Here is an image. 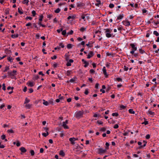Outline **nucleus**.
<instances>
[{
    "instance_id": "1",
    "label": "nucleus",
    "mask_w": 159,
    "mask_h": 159,
    "mask_svg": "<svg viewBox=\"0 0 159 159\" xmlns=\"http://www.w3.org/2000/svg\"><path fill=\"white\" fill-rule=\"evenodd\" d=\"M104 30H105V33H106V36L107 37L109 38L112 37L113 34H111V32L112 30L109 29H104Z\"/></svg>"
},
{
    "instance_id": "2",
    "label": "nucleus",
    "mask_w": 159,
    "mask_h": 159,
    "mask_svg": "<svg viewBox=\"0 0 159 159\" xmlns=\"http://www.w3.org/2000/svg\"><path fill=\"white\" fill-rule=\"evenodd\" d=\"M17 71L16 70H13L12 71H9L8 73V76L12 79H13L15 75H16Z\"/></svg>"
},
{
    "instance_id": "3",
    "label": "nucleus",
    "mask_w": 159,
    "mask_h": 159,
    "mask_svg": "<svg viewBox=\"0 0 159 159\" xmlns=\"http://www.w3.org/2000/svg\"><path fill=\"white\" fill-rule=\"evenodd\" d=\"M130 45L131 46L132 48L130 53L132 54H133L134 53V52L137 50V48L134 43H130Z\"/></svg>"
},
{
    "instance_id": "4",
    "label": "nucleus",
    "mask_w": 159,
    "mask_h": 159,
    "mask_svg": "<svg viewBox=\"0 0 159 159\" xmlns=\"http://www.w3.org/2000/svg\"><path fill=\"white\" fill-rule=\"evenodd\" d=\"M83 114V112L81 111H79L76 112L75 116L77 118H80L82 116Z\"/></svg>"
},
{
    "instance_id": "5",
    "label": "nucleus",
    "mask_w": 159,
    "mask_h": 159,
    "mask_svg": "<svg viewBox=\"0 0 159 159\" xmlns=\"http://www.w3.org/2000/svg\"><path fill=\"white\" fill-rule=\"evenodd\" d=\"M122 22L123 25L125 26H129L130 25V22L128 20H124Z\"/></svg>"
},
{
    "instance_id": "6",
    "label": "nucleus",
    "mask_w": 159,
    "mask_h": 159,
    "mask_svg": "<svg viewBox=\"0 0 159 159\" xmlns=\"http://www.w3.org/2000/svg\"><path fill=\"white\" fill-rule=\"evenodd\" d=\"M106 149H103L102 148H100L98 149V153L99 154H101L106 152Z\"/></svg>"
},
{
    "instance_id": "7",
    "label": "nucleus",
    "mask_w": 159,
    "mask_h": 159,
    "mask_svg": "<svg viewBox=\"0 0 159 159\" xmlns=\"http://www.w3.org/2000/svg\"><path fill=\"white\" fill-rule=\"evenodd\" d=\"M94 55V53L93 52L90 51L89 54L87 55V58L89 59L91 57H92Z\"/></svg>"
},
{
    "instance_id": "8",
    "label": "nucleus",
    "mask_w": 159,
    "mask_h": 159,
    "mask_svg": "<svg viewBox=\"0 0 159 159\" xmlns=\"http://www.w3.org/2000/svg\"><path fill=\"white\" fill-rule=\"evenodd\" d=\"M82 62H84V64H85V65L84 66V67H86L88 66L89 63L88 62L85 61L84 59H82Z\"/></svg>"
},
{
    "instance_id": "9",
    "label": "nucleus",
    "mask_w": 159,
    "mask_h": 159,
    "mask_svg": "<svg viewBox=\"0 0 159 159\" xmlns=\"http://www.w3.org/2000/svg\"><path fill=\"white\" fill-rule=\"evenodd\" d=\"M124 15L123 14H120L118 16L117 18V20H121L124 17Z\"/></svg>"
},
{
    "instance_id": "10",
    "label": "nucleus",
    "mask_w": 159,
    "mask_h": 159,
    "mask_svg": "<svg viewBox=\"0 0 159 159\" xmlns=\"http://www.w3.org/2000/svg\"><path fill=\"white\" fill-rule=\"evenodd\" d=\"M20 149L22 153H25L27 151V150L24 147H22L20 148Z\"/></svg>"
},
{
    "instance_id": "11",
    "label": "nucleus",
    "mask_w": 159,
    "mask_h": 159,
    "mask_svg": "<svg viewBox=\"0 0 159 159\" xmlns=\"http://www.w3.org/2000/svg\"><path fill=\"white\" fill-rule=\"evenodd\" d=\"M28 85L30 87H33L34 86V83L33 82L29 81L27 83Z\"/></svg>"
},
{
    "instance_id": "12",
    "label": "nucleus",
    "mask_w": 159,
    "mask_h": 159,
    "mask_svg": "<svg viewBox=\"0 0 159 159\" xmlns=\"http://www.w3.org/2000/svg\"><path fill=\"white\" fill-rule=\"evenodd\" d=\"M75 139L73 138H70L69 139V141L73 145L75 143L74 141Z\"/></svg>"
},
{
    "instance_id": "13",
    "label": "nucleus",
    "mask_w": 159,
    "mask_h": 159,
    "mask_svg": "<svg viewBox=\"0 0 159 159\" xmlns=\"http://www.w3.org/2000/svg\"><path fill=\"white\" fill-rule=\"evenodd\" d=\"M102 71L103 72V74L105 76H107V72H106V70L105 67V66L103 67V69H102Z\"/></svg>"
},
{
    "instance_id": "14",
    "label": "nucleus",
    "mask_w": 159,
    "mask_h": 159,
    "mask_svg": "<svg viewBox=\"0 0 159 159\" xmlns=\"http://www.w3.org/2000/svg\"><path fill=\"white\" fill-rule=\"evenodd\" d=\"M75 15H73L72 16H69L68 18L67 19L68 20H70L71 19H74L75 18Z\"/></svg>"
},
{
    "instance_id": "15",
    "label": "nucleus",
    "mask_w": 159,
    "mask_h": 159,
    "mask_svg": "<svg viewBox=\"0 0 159 159\" xmlns=\"http://www.w3.org/2000/svg\"><path fill=\"white\" fill-rule=\"evenodd\" d=\"M18 12L20 14H22L23 13V11L22 10L21 7H19L18 9Z\"/></svg>"
},
{
    "instance_id": "16",
    "label": "nucleus",
    "mask_w": 159,
    "mask_h": 159,
    "mask_svg": "<svg viewBox=\"0 0 159 159\" xmlns=\"http://www.w3.org/2000/svg\"><path fill=\"white\" fill-rule=\"evenodd\" d=\"M76 79L77 78L76 77H75L70 79V81L71 83H73L75 81H76Z\"/></svg>"
},
{
    "instance_id": "17",
    "label": "nucleus",
    "mask_w": 159,
    "mask_h": 159,
    "mask_svg": "<svg viewBox=\"0 0 159 159\" xmlns=\"http://www.w3.org/2000/svg\"><path fill=\"white\" fill-rule=\"evenodd\" d=\"M67 124H65V123H63L62 124V126L64 127L65 129H69V127L66 125Z\"/></svg>"
},
{
    "instance_id": "18",
    "label": "nucleus",
    "mask_w": 159,
    "mask_h": 159,
    "mask_svg": "<svg viewBox=\"0 0 159 159\" xmlns=\"http://www.w3.org/2000/svg\"><path fill=\"white\" fill-rule=\"evenodd\" d=\"M139 52L141 54H143L144 53H146L145 51L143 50L142 48L139 49Z\"/></svg>"
},
{
    "instance_id": "19",
    "label": "nucleus",
    "mask_w": 159,
    "mask_h": 159,
    "mask_svg": "<svg viewBox=\"0 0 159 159\" xmlns=\"http://www.w3.org/2000/svg\"><path fill=\"white\" fill-rule=\"evenodd\" d=\"M98 3L95 4V5L99 7V5L101 4V1L100 0H96Z\"/></svg>"
},
{
    "instance_id": "20",
    "label": "nucleus",
    "mask_w": 159,
    "mask_h": 159,
    "mask_svg": "<svg viewBox=\"0 0 159 159\" xmlns=\"http://www.w3.org/2000/svg\"><path fill=\"white\" fill-rule=\"evenodd\" d=\"M59 154L60 155L62 156V157H64L65 155V153H64V152L62 150H61L59 152Z\"/></svg>"
},
{
    "instance_id": "21",
    "label": "nucleus",
    "mask_w": 159,
    "mask_h": 159,
    "mask_svg": "<svg viewBox=\"0 0 159 159\" xmlns=\"http://www.w3.org/2000/svg\"><path fill=\"white\" fill-rule=\"evenodd\" d=\"M18 34H12L11 35V37L12 38H17L18 37Z\"/></svg>"
},
{
    "instance_id": "22",
    "label": "nucleus",
    "mask_w": 159,
    "mask_h": 159,
    "mask_svg": "<svg viewBox=\"0 0 159 159\" xmlns=\"http://www.w3.org/2000/svg\"><path fill=\"white\" fill-rule=\"evenodd\" d=\"M143 143H144V144H143V145L141 146H140L139 147V148H143V147H145L146 146L147 142H146L145 141H143Z\"/></svg>"
},
{
    "instance_id": "23",
    "label": "nucleus",
    "mask_w": 159,
    "mask_h": 159,
    "mask_svg": "<svg viewBox=\"0 0 159 159\" xmlns=\"http://www.w3.org/2000/svg\"><path fill=\"white\" fill-rule=\"evenodd\" d=\"M129 112L130 114H134L135 113L134 111L132 109H129Z\"/></svg>"
},
{
    "instance_id": "24",
    "label": "nucleus",
    "mask_w": 159,
    "mask_h": 159,
    "mask_svg": "<svg viewBox=\"0 0 159 159\" xmlns=\"http://www.w3.org/2000/svg\"><path fill=\"white\" fill-rule=\"evenodd\" d=\"M59 46L61 48H63L64 47V45L63 43H60L59 44Z\"/></svg>"
},
{
    "instance_id": "25",
    "label": "nucleus",
    "mask_w": 159,
    "mask_h": 159,
    "mask_svg": "<svg viewBox=\"0 0 159 159\" xmlns=\"http://www.w3.org/2000/svg\"><path fill=\"white\" fill-rule=\"evenodd\" d=\"M71 71L70 70H68L66 72V75L67 76H69L71 73Z\"/></svg>"
},
{
    "instance_id": "26",
    "label": "nucleus",
    "mask_w": 159,
    "mask_h": 159,
    "mask_svg": "<svg viewBox=\"0 0 159 159\" xmlns=\"http://www.w3.org/2000/svg\"><path fill=\"white\" fill-rule=\"evenodd\" d=\"M60 11L61 10L59 8H58L54 12L56 13H58L60 12Z\"/></svg>"
},
{
    "instance_id": "27",
    "label": "nucleus",
    "mask_w": 159,
    "mask_h": 159,
    "mask_svg": "<svg viewBox=\"0 0 159 159\" xmlns=\"http://www.w3.org/2000/svg\"><path fill=\"white\" fill-rule=\"evenodd\" d=\"M13 59L11 57H9L7 58V60L8 61H10V62H12L13 61Z\"/></svg>"
},
{
    "instance_id": "28",
    "label": "nucleus",
    "mask_w": 159,
    "mask_h": 159,
    "mask_svg": "<svg viewBox=\"0 0 159 159\" xmlns=\"http://www.w3.org/2000/svg\"><path fill=\"white\" fill-rule=\"evenodd\" d=\"M153 34L157 36H158L159 35V33L156 31H154L153 32Z\"/></svg>"
},
{
    "instance_id": "29",
    "label": "nucleus",
    "mask_w": 159,
    "mask_h": 159,
    "mask_svg": "<svg viewBox=\"0 0 159 159\" xmlns=\"http://www.w3.org/2000/svg\"><path fill=\"white\" fill-rule=\"evenodd\" d=\"M31 106H32V105L31 104H27L26 105L25 107L29 109L30 108Z\"/></svg>"
},
{
    "instance_id": "30",
    "label": "nucleus",
    "mask_w": 159,
    "mask_h": 159,
    "mask_svg": "<svg viewBox=\"0 0 159 159\" xmlns=\"http://www.w3.org/2000/svg\"><path fill=\"white\" fill-rule=\"evenodd\" d=\"M86 28H84V27H81L80 28V30L81 32H84V31L86 30Z\"/></svg>"
},
{
    "instance_id": "31",
    "label": "nucleus",
    "mask_w": 159,
    "mask_h": 159,
    "mask_svg": "<svg viewBox=\"0 0 159 159\" xmlns=\"http://www.w3.org/2000/svg\"><path fill=\"white\" fill-rule=\"evenodd\" d=\"M44 102L43 103V104L45 105V106H48V103L47 101H45L44 100H43Z\"/></svg>"
},
{
    "instance_id": "32",
    "label": "nucleus",
    "mask_w": 159,
    "mask_h": 159,
    "mask_svg": "<svg viewBox=\"0 0 159 159\" xmlns=\"http://www.w3.org/2000/svg\"><path fill=\"white\" fill-rule=\"evenodd\" d=\"M30 102V100L28 99L27 98H26L25 99V100L24 102V104H26L27 103L29 102Z\"/></svg>"
},
{
    "instance_id": "33",
    "label": "nucleus",
    "mask_w": 159,
    "mask_h": 159,
    "mask_svg": "<svg viewBox=\"0 0 159 159\" xmlns=\"http://www.w3.org/2000/svg\"><path fill=\"white\" fill-rule=\"evenodd\" d=\"M67 47L68 49H70L72 48V44L70 43L68 44L67 45Z\"/></svg>"
},
{
    "instance_id": "34",
    "label": "nucleus",
    "mask_w": 159,
    "mask_h": 159,
    "mask_svg": "<svg viewBox=\"0 0 159 159\" xmlns=\"http://www.w3.org/2000/svg\"><path fill=\"white\" fill-rule=\"evenodd\" d=\"M9 69V68L8 66H6L5 67V69L4 70V72H6Z\"/></svg>"
},
{
    "instance_id": "35",
    "label": "nucleus",
    "mask_w": 159,
    "mask_h": 159,
    "mask_svg": "<svg viewBox=\"0 0 159 159\" xmlns=\"http://www.w3.org/2000/svg\"><path fill=\"white\" fill-rule=\"evenodd\" d=\"M31 13L33 16H35L36 14V13L35 11H32Z\"/></svg>"
},
{
    "instance_id": "36",
    "label": "nucleus",
    "mask_w": 159,
    "mask_h": 159,
    "mask_svg": "<svg viewBox=\"0 0 159 159\" xmlns=\"http://www.w3.org/2000/svg\"><path fill=\"white\" fill-rule=\"evenodd\" d=\"M8 133H14V131L12 129H8L7 130Z\"/></svg>"
},
{
    "instance_id": "37",
    "label": "nucleus",
    "mask_w": 159,
    "mask_h": 159,
    "mask_svg": "<svg viewBox=\"0 0 159 159\" xmlns=\"http://www.w3.org/2000/svg\"><path fill=\"white\" fill-rule=\"evenodd\" d=\"M43 16L42 15H40L39 17V20L40 21H41L43 20Z\"/></svg>"
},
{
    "instance_id": "38",
    "label": "nucleus",
    "mask_w": 159,
    "mask_h": 159,
    "mask_svg": "<svg viewBox=\"0 0 159 159\" xmlns=\"http://www.w3.org/2000/svg\"><path fill=\"white\" fill-rule=\"evenodd\" d=\"M48 134V132H47V133H43L42 134V135L43 136L45 137H46L47 136Z\"/></svg>"
},
{
    "instance_id": "39",
    "label": "nucleus",
    "mask_w": 159,
    "mask_h": 159,
    "mask_svg": "<svg viewBox=\"0 0 159 159\" xmlns=\"http://www.w3.org/2000/svg\"><path fill=\"white\" fill-rule=\"evenodd\" d=\"M29 0H24L23 3V4H28L29 2Z\"/></svg>"
},
{
    "instance_id": "40",
    "label": "nucleus",
    "mask_w": 159,
    "mask_h": 159,
    "mask_svg": "<svg viewBox=\"0 0 159 159\" xmlns=\"http://www.w3.org/2000/svg\"><path fill=\"white\" fill-rule=\"evenodd\" d=\"M126 107L125 106L123 105H122L120 106V109L121 110L124 109L126 108Z\"/></svg>"
},
{
    "instance_id": "41",
    "label": "nucleus",
    "mask_w": 159,
    "mask_h": 159,
    "mask_svg": "<svg viewBox=\"0 0 159 159\" xmlns=\"http://www.w3.org/2000/svg\"><path fill=\"white\" fill-rule=\"evenodd\" d=\"M113 116H118V114L117 113H113L112 114Z\"/></svg>"
},
{
    "instance_id": "42",
    "label": "nucleus",
    "mask_w": 159,
    "mask_h": 159,
    "mask_svg": "<svg viewBox=\"0 0 159 159\" xmlns=\"http://www.w3.org/2000/svg\"><path fill=\"white\" fill-rule=\"evenodd\" d=\"M30 152L31 156H34V152L33 150H30Z\"/></svg>"
},
{
    "instance_id": "43",
    "label": "nucleus",
    "mask_w": 159,
    "mask_h": 159,
    "mask_svg": "<svg viewBox=\"0 0 159 159\" xmlns=\"http://www.w3.org/2000/svg\"><path fill=\"white\" fill-rule=\"evenodd\" d=\"M114 7V5L112 3H110L109 5V7L111 8H113Z\"/></svg>"
},
{
    "instance_id": "44",
    "label": "nucleus",
    "mask_w": 159,
    "mask_h": 159,
    "mask_svg": "<svg viewBox=\"0 0 159 159\" xmlns=\"http://www.w3.org/2000/svg\"><path fill=\"white\" fill-rule=\"evenodd\" d=\"M66 30H64L63 31H62V34L63 35H66Z\"/></svg>"
},
{
    "instance_id": "45",
    "label": "nucleus",
    "mask_w": 159,
    "mask_h": 159,
    "mask_svg": "<svg viewBox=\"0 0 159 159\" xmlns=\"http://www.w3.org/2000/svg\"><path fill=\"white\" fill-rule=\"evenodd\" d=\"M100 130L104 132L106 130V129L104 127L102 128Z\"/></svg>"
},
{
    "instance_id": "46",
    "label": "nucleus",
    "mask_w": 159,
    "mask_h": 159,
    "mask_svg": "<svg viewBox=\"0 0 159 159\" xmlns=\"http://www.w3.org/2000/svg\"><path fill=\"white\" fill-rule=\"evenodd\" d=\"M5 138H6V136L4 134L2 135L1 136V138L2 140H4V139H5Z\"/></svg>"
},
{
    "instance_id": "47",
    "label": "nucleus",
    "mask_w": 159,
    "mask_h": 159,
    "mask_svg": "<svg viewBox=\"0 0 159 159\" xmlns=\"http://www.w3.org/2000/svg\"><path fill=\"white\" fill-rule=\"evenodd\" d=\"M105 145L107 147V148H106V149H108L109 146V144L107 142L106 143Z\"/></svg>"
},
{
    "instance_id": "48",
    "label": "nucleus",
    "mask_w": 159,
    "mask_h": 159,
    "mask_svg": "<svg viewBox=\"0 0 159 159\" xmlns=\"http://www.w3.org/2000/svg\"><path fill=\"white\" fill-rule=\"evenodd\" d=\"M128 69H129L128 67H126L125 66H124V69L125 71H127L128 70Z\"/></svg>"
},
{
    "instance_id": "49",
    "label": "nucleus",
    "mask_w": 159,
    "mask_h": 159,
    "mask_svg": "<svg viewBox=\"0 0 159 159\" xmlns=\"http://www.w3.org/2000/svg\"><path fill=\"white\" fill-rule=\"evenodd\" d=\"M116 80L117 81H122V79L119 77L117 78L116 79Z\"/></svg>"
},
{
    "instance_id": "50",
    "label": "nucleus",
    "mask_w": 159,
    "mask_h": 159,
    "mask_svg": "<svg viewBox=\"0 0 159 159\" xmlns=\"http://www.w3.org/2000/svg\"><path fill=\"white\" fill-rule=\"evenodd\" d=\"M148 112L149 114L150 115H153L154 113V112H153L151 111H148Z\"/></svg>"
},
{
    "instance_id": "51",
    "label": "nucleus",
    "mask_w": 159,
    "mask_h": 159,
    "mask_svg": "<svg viewBox=\"0 0 159 159\" xmlns=\"http://www.w3.org/2000/svg\"><path fill=\"white\" fill-rule=\"evenodd\" d=\"M2 89L4 90H6V86H5V84H2Z\"/></svg>"
},
{
    "instance_id": "52",
    "label": "nucleus",
    "mask_w": 159,
    "mask_h": 159,
    "mask_svg": "<svg viewBox=\"0 0 159 159\" xmlns=\"http://www.w3.org/2000/svg\"><path fill=\"white\" fill-rule=\"evenodd\" d=\"M119 127V126L117 124H116L115 125H114V127H113V128H114V129H117Z\"/></svg>"
},
{
    "instance_id": "53",
    "label": "nucleus",
    "mask_w": 159,
    "mask_h": 159,
    "mask_svg": "<svg viewBox=\"0 0 159 159\" xmlns=\"http://www.w3.org/2000/svg\"><path fill=\"white\" fill-rule=\"evenodd\" d=\"M25 19L27 20H28V19H29L30 20H32V18L31 17H30V16H27L26 17V18Z\"/></svg>"
},
{
    "instance_id": "54",
    "label": "nucleus",
    "mask_w": 159,
    "mask_h": 159,
    "mask_svg": "<svg viewBox=\"0 0 159 159\" xmlns=\"http://www.w3.org/2000/svg\"><path fill=\"white\" fill-rule=\"evenodd\" d=\"M117 29H118V30H120L123 29V28H122V26L121 25H120V26H119V27H118Z\"/></svg>"
},
{
    "instance_id": "55",
    "label": "nucleus",
    "mask_w": 159,
    "mask_h": 159,
    "mask_svg": "<svg viewBox=\"0 0 159 159\" xmlns=\"http://www.w3.org/2000/svg\"><path fill=\"white\" fill-rule=\"evenodd\" d=\"M142 11L143 13H146L147 12V10L146 9H143L142 10Z\"/></svg>"
},
{
    "instance_id": "56",
    "label": "nucleus",
    "mask_w": 159,
    "mask_h": 159,
    "mask_svg": "<svg viewBox=\"0 0 159 159\" xmlns=\"http://www.w3.org/2000/svg\"><path fill=\"white\" fill-rule=\"evenodd\" d=\"M134 57H137L139 56L138 53H134Z\"/></svg>"
},
{
    "instance_id": "57",
    "label": "nucleus",
    "mask_w": 159,
    "mask_h": 159,
    "mask_svg": "<svg viewBox=\"0 0 159 159\" xmlns=\"http://www.w3.org/2000/svg\"><path fill=\"white\" fill-rule=\"evenodd\" d=\"M71 63H70L69 61H68L66 64V65L67 66H71Z\"/></svg>"
},
{
    "instance_id": "58",
    "label": "nucleus",
    "mask_w": 159,
    "mask_h": 159,
    "mask_svg": "<svg viewBox=\"0 0 159 159\" xmlns=\"http://www.w3.org/2000/svg\"><path fill=\"white\" fill-rule=\"evenodd\" d=\"M89 93V92L88 91V89H86L84 92V94L86 95H87Z\"/></svg>"
},
{
    "instance_id": "59",
    "label": "nucleus",
    "mask_w": 159,
    "mask_h": 159,
    "mask_svg": "<svg viewBox=\"0 0 159 159\" xmlns=\"http://www.w3.org/2000/svg\"><path fill=\"white\" fill-rule=\"evenodd\" d=\"M148 121H145L143 123H142V124H144L145 125H147L148 124Z\"/></svg>"
},
{
    "instance_id": "60",
    "label": "nucleus",
    "mask_w": 159,
    "mask_h": 159,
    "mask_svg": "<svg viewBox=\"0 0 159 159\" xmlns=\"http://www.w3.org/2000/svg\"><path fill=\"white\" fill-rule=\"evenodd\" d=\"M97 123L99 125H102L103 124V122L100 121H98Z\"/></svg>"
},
{
    "instance_id": "61",
    "label": "nucleus",
    "mask_w": 159,
    "mask_h": 159,
    "mask_svg": "<svg viewBox=\"0 0 159 159\" xmlns=\"http://www.w3.org/2000/svg\"><path fill=\"white\" fill-rule=\"evenodd\" d=\"M39 78V76L38 75H36L35 76H34L33 79H34V80H36L38 79Z\"/></svg>"
},
{
    "instance_id": "62",
    "label": "nucleus",
    "mask_w": 159,
    "mask_h": 159,
    "mask_svg": "<svg viewBox=\"0 0 159 159\" xmlns=\"http://www.w3.org/2000/svg\"><path fill=\"white\" fill-rule=\"evenodd\" d=\"M150 138V135L149 134H147L146 136V138L147 139H148Z\"/></svg>"
},
{
    "instance_id": "63",
    "label": "nucleus",
    "mask_w": 159,
    "mask_h": 159,
    "mask_svg": "<svg viewBox=\"0 0 159 159\" xmlns=\"http://www.w3.org/2000/svg\"><path fill=\"white\" fill-rule=\"evenodd\" d=\"M99 85V84L98 83H96L95 86V88L98 89V88Z\"/></svg>"
},
{
    "instance_id": "64",
    "label": "nucleus",
    "mask_w": 159,
    "mask_h": 159,
    "mask_svg": "<svg viewBox=\"0 0 159 159\" xmlns=\"http://www.w3.org/2000/svg\"><path fill=\"white\" fill-rule=\"evenodd\" d=\"M5 13L6 15H7L9 13V11L8 10H6L5 11Z\"/></svg>"
}]
</instances>
